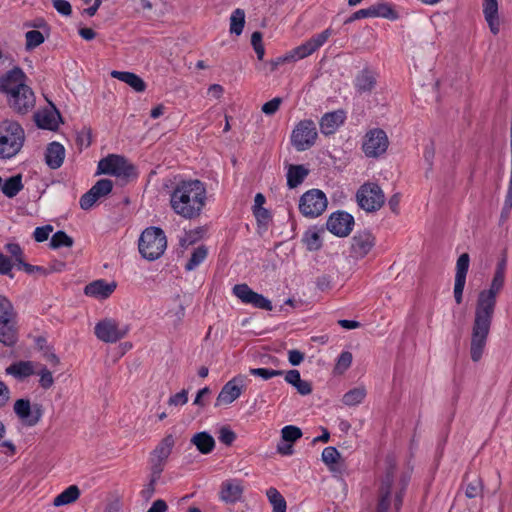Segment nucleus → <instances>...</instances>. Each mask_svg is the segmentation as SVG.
Segmentation results:
<instances>
[{
	"label": "nucleus",
	"instance_id": "obj_63",
	"mask_svg": "<svg viewBox=\"0 0 512 512\" xmlns=\"http://www.w3.org/2000/svg\"><path fill=\"white\" fill-rule=\"evenodd\" d=\"M288 360L292 366H298L304 360V353L293 349L288 352Z\"/></svg>",
	"mask_w": 512,
	"mask_h": 512
},
{
	"label": "nucleus",
	"instance_id": "obj_3",
	"mask_svg": "<svg viewBox=\"0 0 512 512\" xmlns=\"http://www.w3.org/2000/svg\"><path fill=\"white\" fill-rule=\"evenodd\" d=\"M26 75L19 67L8 71L0 80V90L8 94L10 107L18 114L25 115L33 109L35 96L24 82Z\"/></svg>",
	"mask_w": 512,
	"mask_h": 512
},
{
	"label": "nucleus",
	"instance_id": "obj_2",
	"mask_svg": "<svg viewBox=\"0 0 512 512\" xmlns=\"http://www.w3.org/2000/svg\"><path fill=\"white\" fill-rule=\"evenodd\" d=\"M207 200L204 183L198 179L180 180L170 194V206L178 216L192 220L198 218Z\"/></svg>",
	"mask_w": 512,
	"mask_h": 512
},
{
	"label": "nucleus",
	"instance_id": "obj_29",
	"mask_svg": "<svg viewBox=\"0 0 512 512\" xmlns=\"http://www.w3.org/2000/svg\"><path fill=\"white\" fill-rule=\"evenodd\" d=\"M190 443L196 447V449L204 455L210 454L215 448V440L213 436L206 432H198L192 436Z\"/></svg>",
	"mask_w": 512,
	"mask_h": 512
},
{
	"label": "nucleus",
	"instance_id": "obj_24",
	"mask_svg": "<svg viewBox=\"0 0 512 512\" xmlns=\"http://www.w3.org/2000/svg\"><path fill=\"white\" fill-rule=\"evenodd\" d=\"M243 494V487L239 481L227 480L221 484L220 499L225 503H236Z\"/></svg>",
	"mask_w": 512,
	"mask_h": 512
},
{
	"label": "nucleus",
	"instance_id": "obj_14",
	"mask_svg": "<svg viewBox=\"0 0 512 512\" xmlns=\"http://www.w3.org/2000/svg\"><path fill=\"white\" fill-rule=\"evenodd\" d=\"M332 31L331 29H326L323 32L314 35L305 43L297 46L288 52V56L291 62L303 59L307 56L313 54L317 49H319L330 37Z\"/></svg>",
	"mask_w": 512,
	"mask_h": 512
},
{
	"label": "nucleus",
	"instance_id": "obj_20",
	"mask_svg": "<svg viewBox=\"0 0 512 512\" xmlns=\"http://www.w3.org/2000/svg\"><path fill=\"white\" fill-rule=\"evenodd\" d=\"M470 264L468 253L461 254L456 262V274L454 283V298L457 304H461L463 300V291L466 283V276Z\"/></svg>",
	"mask_w": 512,
	"mask_h": 512
},
{
	"label": "nucleus",
	"instance_id": "obj_41",
	"mask_svg": "<svg viewBox=\"0 0 512 512\" xmlns=\"http://www.w3.org/2000/svg\"><path fill=\"white\" fill-rule=\"evenodd\" d=\"M483 489L484 484L481 477L475 476L466 484L465 495L466 497L473 499L478 496H482Z\"/></svg>",
	"mask_w": 512,
	"mask_h": 512
},
{
	"label": "nucleus",
	"instance_id": "obj_1",
	"mask_svg": "<svg viewBox=\"0 0 512 512\" xmlns=\"http://www.w3.org/2000/svg\"><path fill=\"white\" fill-rule=\"evenodd\" d=\"M504 283L505 275L494 272L490 287L478 294L470 341V355L473 362H478L482 358L495 313L497 296L503 289Z\"/></svg>",
	"mask_w": 512,
	"mask_h": 512
},
{
	"label": "nucleus",
	"instance_id": "obj_17",
	"mask_svg": "<svg viewBox=\"0 0 512 512\" xmlns=\"http://www.w3.org/2000/svg\"><path fill=\"white\" fill-rule=\"evenodd\" d=\"M354 226V218L345 211L332 213L326 223L327 229L338 237H346L350 234Z\"/></svg>",
	"mask_w": 512,
	"mask_h": 512
},
{
	"label": "nucleus",
	"instance_id": "obj_36",
	"mask_svg": "<svg viewBox=\"0 0 512 512\" xmlns=\"http://www.w3.org/2000/svg\"><path fill=\"white\" fill-rule=\"evenodd\" d=\"M266 496L273 506V512H286V500L276 488L270 487L266 491Z\"/></svg>",
	"mask_w": 512,
	"mask_h": 512
},
{
	"label": "nucleus",
	"instance_id": "obj_33",
	"mask_svg": "<svg viewBox=\"0 0 512 512\" xmlns=\"http://www.w3.org/2000/svg\"><path fill=\"white\" fill-rule=\"evenodd\" d=\"M372 17H382L389 20H397L398 12L387 2H378L370 6Z\"/></svg>",
	"mask_w": 512,
	"mask_h": 512
},
{
	"label": "nucleus",
	"instance_id": "obj_19",
	"mask_svg": "<svg viewBox=\"0 0 512 512\" xmlns=\"http://www.w3.org/2000/svg\"><path fill=\"white\" fill-rule=\"evenodd\" d=\"M244 377L239 375L229 380L221 389L215 402V406L228 405L239 398L243 391Z\"/></svg>",
	"mask_w": 512,
	"mask_h": 512
},
{
	"label": "nucleus",
	"instance_id": "obj_5",
	"mask_svg": "<svg viewBox=\"0 0 512 512\" xmlns=\"http://www.w3.org/2000/svg\"><path fill=\"white\" fill-rule=\"evenodd\" d=\"M24 140V130L19 123L3 120L0 123V158L14 157L21 150Z\"/></svg>",
	"mask_w": 512,
	"mask_h": 512
},
{
	"label": "nucleus",
	"instance_id": "obj_32",
	"mask_svg": "<svg viewBox=\"0 0 512 512\" xmlns=\"http://www.w3.org/2000/svg\"><path fill=\"white\" fill-rule=\"evenodd\" d=\"M309 171L303 165H290L287 171V185L290 189L298 187Z\"/></svg>",
	"mask_w": 512,
	"mask_h": 512
},
{
	"label": "nucleus",
	"instance_id": "obj_64",
	"mask_svg": "<svg viewBox=\"0 0 512 512\" xmlns=\"http://www.w3.org/2000/svg\"><path fill=\"white\" fill-rule=\"evenodd\" d=\"M254 216L259 224H267L270 219V212L266 208L253 209Z\"/></svg>",
	"mask_w": 512,
	"mask_h": 512
},
{
	"label": "nucleus",
	"instance_id": "obj_59",
	"mask_svg": "<svg viewBox=\"0 0 512 512\" xmlns=\"http://www.w3.org/2000/svg\"><path fill=\"white\" fill-rule=\"evenodd\" d=\"M53 7L64 16H70L72 13L71 4L66 0H53Z\"/></svg>",
	"mask_w": 512,
	"mask_h": 512
},
{
	"label": "nucleus",
	"instance_id": "obj_22",
	"mask_svg": "<svg viewBox=\"0 0 512 512\" xmlns=\"http://www.w3.org/2000/svg\"><path fill=\"white\" fill-rule=\"evenodd\" d=\"M116 287V282L112 281L108 283L105 280L100 279L87 284L84 288V293L87 296L94 297L99 300H104L110 297V295L115 291Z\"/></svg>",
	"mask_w": 512,
	"mask_h": 512
},
{
	"label": "nucleus",
	"instance_id": "obj_45",
	"mask_svg": "<svg viewBox=\"0 0 512 512\" xmlns=\"http://www.w3.org/2000/svg\"><path fill=\"white\" fill-rule=\"evenodd\" d=\"M25 38V48L27 51L35 49L45 41L44 35L38 30H29L26 32Z\"/></svg>",
	"mask_w": 512,
	"mask_h": 512
},
{
	"label": "nucleus",
	"instance_id": "obj_62",
	"mask_svg": "<svg viewBox=\"0 0 512 512\" xmlns=\"http://www.w3.org/2000/svg\"><path fill=\"white\" fill-rule=\"evenodd\" d=\"M291 62L289 59L288 54L284 56H280L276 59H272L269 62H267L265 65L269 67V72L272 73L278 69V67L284 63Z\"/></svg>",
	"mask_w": 512,
	"mask_h": 512
},
{
	"label": "nucleus",
	"instance_id": "obj_6",
	"mask_svg": "<svg viewBox=\"0 0 512 512\" xmlns=\"http://www.w3.org/2000/svg\"><path fill=\"white\" fill-rule=\"evenodd\" d=\"M167 248V238L160 227L146 228L140 235L138 249L141 256L148 261L159 259Z\"/></svg>",
	"mask_w": 512,
	"mask_h": 512
},
{
	"label": "nucleus",
	"instance_id": "obj_47",
	"mask_svg": "<svg viewBox=\"0 0 512 512\" xmlns=\"http://www.w3.org/2000/svg\"><path fill=\"white\" fill-rule=\"evenodd\" d=\"M91 143L92 129L90 127L84 126L76 133V144L80 149H82L89 147Z\"/></svg>",
	"mask_w": 512,
	"mask_h": 512
},
{
	"label": "nucleus",
	"instance_id": "obj_61",
	"mask_svg": "<svg viewBox=\"0 0 512 512\" xmlns=\"http://www.w3.org/2000/svg\"><path fill=\"white\" fill-rule=\"evenodd\" d=\"M187 401H188V391L183 389L182 391L171 396L168 400V404L178 406V405L186 404Z\"/></svg>",
	"mask_w": 512,
	"mask_h": 512
},
{
	"label": "nucleus",
	"instance_id": "obj_50",
	"mask_svg": "<svg viewBox=\"0 0 512 512\" xmlns=\"http://www.w3.org/2000/svg\"><path fill=\"white\" fill-rule=\"evenodd\" d=\"M340 458L339 451L333 447L329 446L324 448L322 452V461L329 467H331L333 464L337 463V461Z\"/></svg>",
	"mask_w": 512,
	"mask_h": 512
},
{
	"label": "nucleus",
	"instance_id": "obj_7",
	"mask_svg": "<svg viewBox=\"0 0 512 512\" xmlns=\"http://www.w3.org/2000/svg\"><path fill=\"white\" fill-rule=\"evenodd\" d=\"M97 174L112 175L118 178L137 177L136 167L122 155L110 154L98 162Z\"/></svg>",
	"mask_w": 512,
	"mask_h": 512
},
{
	"label": "nucleus",
	"instance_id": "obj_30",
	"mask_svg": "<svg viewBox=\"0 0 512 512\" xmlns=\"http://www.w3.org/2000/svg\"><path fill=\"white\" fill-rule=\"evenodd\" d=\"M111 76L126 83L136 92H144L146 89V83L144 80L133 72L114 70L111 72Z\"/></svg>",
	"mask_w": 512,
	"mask_h": 512
},
{
	"label": "nucleus",
	"instance_id": "obj_37",
	"mask_svg": "<svg viewBox=\"0 0 512 512\" xmlns=\"http://www.w3.org/2000/svg\"><path fill=\"white\" fill-rule=\"evenodd\" d=\"M366 396L364 387H356L343 395L342 401L347 406H355L360 404Z\"/></svg>",
	"mask_w": 512,
	"mask_h": 512
},
{
	"label": "nucleus",
	"instance_id": "obj_56",
	"mask_svg": "<svg viewBox=\"0 0 512 512\" xmlns=\"http://www.w3.org/2000/svg\"><path fill=\"white\" fill-rule=\"evenodd\" d=\"M53 231V227L51 225H45L41 227H37L34 231V239L36 242H44L48 239L49 234Z\"/></svg>",
	"mask_w": 512,
	"mask_h": 512
},
{
	"label": "nucleus",
	"instance_id": "obj_43",
	"mask_svg": "<svg viewBox=\"0 0 512 512\" xmlns=\"http://www.w3.org/2000/svg\"><path fill=\"white\" fill-rule=\"evenodd\" d=\"M394 471L395 465L392 462H390L387 467L386 474L381 482V486L379 489L380 495L391 496V488L394 481Z\"/></svg>",
	"mask_w": 512,
	"mask_h": 512
},
{
	"label": "nucleus",
	"instance_id": "obj_55",
	"mask_svg": "<svg viewBox=\"0 0 512 512\" xmlns=\"http://www.w3.org/2000/svg\"><path fill=\"white\" fill-rule=\"evenodd\" d=\"M19 269L24 270L27 274H33V273L37 272L44 276L48 275L52 271V270L46 269L43 266L31 265L29 263H26L25 261H20Z\"/></svg>",
	"mask_w": 512,
	"mask_h": 512
},
{
	"label": "nucleus",
	"instance_id": "obj_23",
	"mask_svg": "<svg viewBox=\"0 0 512 512\" xmlns=\"http://www.w3.org/2000/svg\"><path fill=\"white\" fill-rule=\"evenodd\" d=\"M345 119L346 113L342 109L325 113L320 119V130L324 135H331L344 123Z\"/></svg>",
	"mask_w": 512,
	"mask_h": 512
},
{
	"label": "nucleus",
	"instance_id": "obj_51",
	"mask_svg": "<svg viewBox=\"0 0 512 512\" xmlns=\"http://www.w3.org/2000/svg\"><path fill=\"white\" fill-rule=\"evenodd\" d=\"M249 373L253 376L261 377L264 380L271 379L275 376L283 375V371L268 368H250Z\"/></svg>",
	"mask_w": 512,
	"mask_h": 512
},
{
	"label": "nucleus",
	"instance_id": "obj_54",
	"mask_svg": "<svg viewBox=\"0 0 512 512\" xmlns=\"http://www.w3.org/2000/svg\"><path fill=\"white\" fill-rule=\"evenodd\" d=\"M6 251L15 258V262L17 264L18 269L20 268V261L23 260V251L19 244L17 243H8L5 245Z\"/></svg>",
	"mask_w": 512,
	"mask_h": 512
},
{
	"label": "nucleus",
	"instance_id": "obj_38",
	"mask_svg": "<svg viewBox=\"0 0 512 512\" xmlns=\"http://www.w3.org/2000/svg\"><path fill=\"white\" fill-rule=\"evenodd\" d=\"M245 25V12L243 9L237 8L230 17V32L239 36Z\"/></svg>",
	"mask_w": 512,
	"mask_h": 512
},
{
	"label": "nucleus",
	"instance_id": "obj_49",
	"mask_svg": "<svg viewBox=\"0 0 512 512\" xmlns=\"http://www.w3.org/2000/svg\"><path fill=\"white\" fill-rule=\"evenodd\" d=\"M39 376V385L43 389L47 390L51 388L54 384V378L52 372L48 370L46 366L41 365V368L38 372H36Z\"/></svg>",
	"mask_w": 512,
	"mask_h": 512
},
{
	"label": "nucleus",
	"instance_id": "obj_4",
	"mask_svg": "<svg viewBox=\"0 0 512 512\" xmlns=\"http://www.w3.org/2000/svg\"><path fill=\"white\" fill-rule=\"evenodd\" d=\"M19 340L17 312L12 302L0 294V343L14 347Z\"/></svg>",
	"mask_w": 512,
	"mask_h": 512
},
{
	"label": "nucleus",
	"instance_id": "obj_40",
	"mask_svg": "<svg viewBox=\"0 0 512 512\" xmlns=\"http://www.w3.org/2000/svg\"><path fill=\"white\" fill-rule=\"evenodd\" d=\"M74 240L66 234V232L59 230L54 233L50 240V247L52 249H59L61 247H72Z\"/></svg>",
	"mask_w": 512,
	"mask_h": 512
},
{
	"label": "nucleus",
	"instance_id": "obj_28",
	"mask_svg": "<svg viewBox=\"0 0 512 512\" xmlns=\"http://www.w3.org/2000/svg\"><path fill=\"white\" fill-rule=\"evenodd\" d=\"M65 157L64 146L58 142H52L47 146L45 161L49 168L58 169L63 164Z\"/></svg>",
	"mask_w": 512,
	"mask_h": 512
},
{
	"label": "nucleus",
	"instance_id": "obj_9",
	"mask_svg": "<svg viewBox=\"0 0 512 512\" xmlns=\"http://www.w3.org/2000/svg\"><path fill=\"white\" fill-rule=\"evenodd\" d=\"M318 133L312 120H301L293 129L291 143L299 152L310 149L316 142Z\"/></svg>",
	"mask_w": 512,
	"mask_h": 512
},
{
	"label": "nucleus",
	"instance_id": "obj_39",
	"mask_svg": "<svg viewBox=\"0 0 512 512\" xmlns=\"http://www.w3.org/2000/svg\"><path fill=\"white\" fill-rule=\"evenodd\" d=\"M150 477H149V482L144 485V488L141 490L140 492V495L142 497L143 500L145 501H149L155 491H156V484H157V481L160 479L161 477V474L160 472H158V469L153 471V470H150Z\"/></svg>",
	"mask_w": 512,
	"mask_h": 512
},
{
	"label": "nucleus",
	"instance_id": "obj_31",
	"mask_svg": "<svg viewBox=\"0 0 512 512\" xmlns=\"http://www.w3.org/2000/svg\"><path fill=\"white\" fill-rule=\"evenodd\" d=\"M376 86V75L369 69L362 70L355 78L357 92H371Z\"/></svg>",
	"mask_w": 512,
	"mask_h": 512
},
{
	"label": "nucleus",
	"instance_id": "obj_34",
	"mask_svg": "<svg viewBox=\"0 0 512 512\" xmlns=\"http://www.w3.org/2000/svg\"><path fill=\"white\" fill-rule=\"evenodd\" d=\"M1 189L8 198L15 197L23 189L22 175L17 174L9 177L2 183Z\"/></svg>",
	"mask_w": 512,
	"mask_h": 512
},
{
	"label": "nucleus",
	"instance_id": "obj_52",
	"mask_svg": "<svg viewBox=\"0 0 512 512\" xmlns=\"http://www.w3.org/2000/svg\"><path fill=\"white\" fill-rule=\"evenodd\" d=\"M352 359H353V356H352L351 352H349V351L342 352L338 357V360H337V363L335 366V370L340 374L345 372L351 366Z\"/></svg>",
	"mask_w": 512,
	"mask_h": 512
},
{
	"label": "nucleus",
	"instance_id": "obj_42",
	"mask_svg": "<svg viewBox=\"0 0 512 512\" xmlns=\"http://www.w3.org/2000/svg\"><path fill=\"white\" fill-rule=\"evenodd\" d=\"M207 248L204 245L197 247L188 262L185 265L187 271L194 270L199 264H201L207 256Z\"/></svg>",
	"mask_w": 512,
	"mask_h": 512
},
{
	"label": "nucleus",
	"instance_id": "obj_26",
	"mask_svg": "<svg viewBox=\"0 0 512 512\" xmlns=\"http://www.w3.org/2000/svg\"><path fill=\"white\" fill-rule=\"evenodd\" d=\"M483 14L491 33L497 35L500 31L498 1L483 0Z\"/></svg>",
	"mask_w": 512,
	"mask_h": 512
},
{
	"label": "nucleus",
	"instance_id": "obj_15",
	"mask_svg": "<svg viewBox=\"0 0 512 512\" xmlns=\"http://www.w3.org/2000/svg\"><path fill=\"white\" fill-rule=\"evenodd\" d=\"M233 294L244 304H251L255 308L271 311L272 303L269 299L253 291L247 284H236Z\"/></svg>",
	"mask_w": 512,
	"mask_h": 512
},
{
	"label": "nucleus",
	"instance_id": "obj_35",
	"mask_svg": "<svg viewBox=\"0 0 512 512\" xmlns=\"http://www.w3.org/2000/svg\"><path fill=\"white\" fill-rule=\"evenodd\" d=\"M80 496V490L78 486L71 485L56 496L53 500V505L56 507L68 505L75 502Z\"/></svg>",
	"mask_w": 512,
	"mask_h": 512
},
{
	"label": "nucleus",
	"instance_id": "obj_46",
	"mask_svg": "<svg viewBox=\"0 0 512 512\" xmlns=\"http://www.w3.org/2000/svg\"><path fill=\"white\" fill-rule=\"evenodd\" d=\"M302 437V431L294 425H287L281 430V439L284 442L294 443Z\"/></svg>",
	"mask_w": 512,
	"mask_h": 512
},
{
	"label": "nucleus",
	"instance_id": "obj_8",
	"mask_svg": "<svg viewBox=\"0 0 512 512\" xmlns=\"http://www.w3.org/2000/svg\"><path fill=\"white\" fill-rule=\"evenodd\" d=\"M358 205L367 212H375L379 210L384 202L385 196L376 183H364L360 186L356 193Z\"/></svg>",
	"mask_w": 512,
	"mask_h": 512
},
{
	"label": "nucleus",
	"instance_id": "obj_18",
	"mask_svg": "<svg viewBox=\"0 0 512 512\" xmlns=\"http://www.w3.org/2000/svg\"><path fill=\"white\" fill-rule=\"evenodd\" d=\"M113 182L110 179L98 180L86 193H84L79 201L83 210H89L97 200L111 193Z\"/></svg>",
	"mask_w": 512,
	"mask_h": 512
},
{
	"label": "nucleus",
	"instance_id": "obj_21",
	"mask_svg": "<svg viewBox=\"0 0 512 512\" xmlns=\"http://www.w3.org/2000/svg\"><path fill=\"white\" fill-rule=\"evenodd\" d=\"M375 245V238L369 231L357 232L351 239L350 255L359 259L365 257Z\"/></svg>",
	"mask_w": 512,
	"mask_h": 512
},
{
	"label": "nucleus",
	"instance_id": "obj_60",
	"mask_svg": "<svg viewBox=\"0 0 512 512\" xmlns=\"http://www.w3.org/2000/svg\"><path fill=\"white\" fill-rule=\"evenodd\" d=\"M372 17L371 8L370 6L365 9H360L353 14H351L344 22V24L352 23L356 20L363 19V18H370Z\"/></svg>",
	"mask_w": 512,
	"mask_h": 512
},
{
	"label": "nucleus",
	"instance_id": "obj_27",
	"mask_svg": "<svg viewBox=\"0 0 512 512\" xmlns=\"http://www.w3.org/2000/svg\"><path fill=\"white\" fill-rule=\"evenodd\" d=\"M38 365L32 361H18L14 362L6 368V373L13 376L19 381H22L34 374H36V367Z\"/></svg>",
	"mask_w": 512,
	"mask_h": 512
},
{
	"label": "nucleus",
	"instance_id": "obj_12",
	"mask_svg": "<svg viewBox=\"0 0 512 512\" xmlns=\"http://www.w3.org/2000/svg\"><path fill=\"white\" fill-rule=\"evenodd\" d=\"M129 331L127 325L120 326L114 319L106 318L94 327L96 337L105 343H115L124 338Z\"/></svg>",
	"mask_w": 512,
	"mask_h": 512
},
{
	"label": "nucleus",
	"instance_id": "obj_16",
	"mask_svg": "<svg viewBox=\"0 0 512 512\" xmlns=\"http://www.w3.org/2000/svg\"><path fill=\"white\" fill-rule=\"evenodd\" d=\"M175 445V439L172 434L166 435L151 452L150 455V470H157L162 473L164 470L165 463L169 458L172 449Z\"/></svg>",
	"mask_w": 512,
	"mask_h": 512
},
{
	"label": "nucleus",
	"instance_id": "obj_48",
	"mask_svg": "<svg viewBox=\"0 0 512 512\" xmlns=\"http://www.w3.org/2000/svg\"><path fill=\"white\" fill-rule=\"evenodd\" d=\"M304 242L307 245L308 250L317 251L322 247V242L320 239L319 232L314 230H309L305 233Z\"/></svg>",
	"mask_w": 512,
	"mask_h": 512
},
{
	"label": "nucleus",
	"instance_id": "obj_13",
	"mask_svg": "<svg viewBox=\"0 0 512 512\" xmlns=\"http://www.w3.org/2000/svg\"><path fill=\"white\" fill-rule=\"evenodd\" d=\"M388 145L386 132L376 128L366 133L362 149L367 157H379L386 152Z\"/></svg>",
	"mask_w": 512,
	"mask_h": 512
},
{
	"label": "nucleus",
	"instance_id": "obj_10",
	"mask_svg": "<svg viewBox=\"0 0 512 512\" xmlns=\"http://www.w3.org/2000/svg\"><path fill=\"white\" fill-rule=\"evenodd\" d=\"M327 197L319 189L305 192L299 201V210L305 217H318L327 208Z\"/></svg>",
	"mask_w": 512,
	"mask_h": 512
},
{
	"label": "nucleus",
	"instance_id": "obj_25",
	"mask_svg": "<svg viewBox=\"0 0 512 512\" xmlns=\"http://www.w3.org/2000/svg\"><path fill=\"white\" fill-rule=\"evenodd\" d=\"M61 115L59 111L53 107V110H44L34 114V121L41 129L56 130L59 126Z\"/></svg>",
	"mask_w": 512,
	"mask_h": 512
},
{
	"label": "nucleus",
	"instance_id": "obj_57",
	"mask_svg": "<svg viewBox=\"0 0 512 512\" xmlns=\"http://www.w3.org/2000/svg\"><path fill=\"white\" fill-rule=\"evenodd\" d=\"M13 268V264L9 257L0 252V274L8 275L10 278H13V274L11 270Z\"/></svg>",
	"mask_w": 512,
	"mask_h": 512
},
{
	"label": "nucleus",
	"instance_id": "obj_11",
	"mask_svg": "<svg viewBox=\"0 0 512 512\" xmlns=\"http://www.w3.org/2000/svg\"><path fill=\"white\" fill-rule=\"evenodd\" d=\"M13 410L22 423L29 427L37 425L44 414V407L41 403L31 404L30 400L26 398L16 400Z\"/></svg>",
	"mask_w": 512,
	"mask_h": 512
},
{
	"label": "nucleus",
	"instance_id": "obj_44",
	"mask_svg": "<svg viewBox=\"0 0 512 512\" xmlns=\"http://www.w3.org/2000/svg\"><path fill=\"white\" fill-rule=\"evenodd\" d=\"M511 210H512V169L510 170L509 186H508L507 194H506L504 204H503V207L501 210V215H500V223L501 224L505 223L508 220Z\"/></svg>",
	"mask_w": 512,
	"mask_h": 512
},
{
	"label": "nucleus",
	"instance_id": "obj_58",
	"mask_svg": "<svg viewBox=\"0 0 512 512\" xmlns=\"http://www.w3.org/2000/svg\"><path fill=\"white\" fill-rule=\"evenodd\" d=\"M281 102V98H273L262 106V112L266 115H273L279 109Z\"/></svg>",
	"mask_w": 512,
	"mask_h": 512
},
{
	"label": "nucleus",
	"instance_id": "obj_53",
	"mask_svg": "<svg viewBox=\"0 0 512 512\" xmlns=\"http://www.w3.org/2000/svg\"><path fill=\"white\" fill-rule=\"evenodd\" d=\"M218 439L221 443L230 446L236 439V433L229 426H223L219 430Z\"/></svg>",
	"mask_w": 512,
	"mask_h": 512
}]
</instances>
